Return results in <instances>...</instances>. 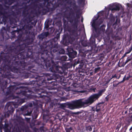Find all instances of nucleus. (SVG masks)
Returning a JSON list of instances; mask_svg holds the SVG:
<instances>
[{"mask_svg":"<svg viewBox=\"0 0 132 132\" xmlns=\"http://www.w3.org/2000/svg\"><path fill=\"white\" fill-rule=\"evenodd\" d=\"M21 41L18 38L12 43L11 48L8 49L9 60L3 66V87L5 88L10 82L11 78H18L14 74H17L24 78L28 77V74L22 75V73L28 65L35 63L38 67L42 68L44 65L50 67V62L55 63L53 60L55 56L53 53H58L59 48L54 46L51 41L43 42L40 46L39 51L31 56L33 46L30 45L33 43V39L20 45Z\"/></svg>","mask_w":132,"mask_h":132,"instance_id":"nucleus-1","label":"nucleus"},{"mask_svg":"<svg viewBox=\"0 0 132 132\" xmlns=\"http://www.w3.org/2000/svg\"><path fill=\"white\" fill-rule=\"evenodd\" d=\"M34 68V65L30 66L26 69L31 72L30 77L35 79V80H32L30 84L36 87L34 88V90L38 94L37 96L38 98H44L47 97L46 89H55L57 88L58 83L62 80V77L59 74L62 75L64 73L67 69L66 65H63V63L62 67L54 65L49 68V70L54 73L50 74L41 73V68L38 67L36 70Z\"/></svg>","mask_w":132,"mask_h":132,"instance_id":"nucleus-2","label":"nucleus"},{"mask_svg":"<svg viewBox=\"0 0 132 132\" xmlns=\"http://www.w3.org/2000/svg\"><path fill=\"white\" fill-rule=\"evenodd\" d=\"M67 2L74 10V11L71 8L68 7L70 9L69 13V16H67V18L70 23L72 24L71 26H69L68 23L65 19H63V26L69 33V34L67 36L64 35L63 39L61 42L65 45H68L69 43H72L75 40L78 35L77 27L79 22V19L80 18V15L78 13L79 12V10H76L78 7L75 1L73 2L71 1H67Z\"/></svg>","mask_w":132,"mask_h":132,"instance_id":"nucleus-3","label":"nucleus"},{"mask_svg":"<svg viewBox=\"0 0 132 132\" xmlns=\"http://www.w3.org/2000/svg\"><path fill=\"white\" fill-rule=\"evenodd\" d=\"M14 84V85H10L7 89V91L5 93L6 96H7L10 95L11 96L12 99H16L17 101L15 102L17 104H21L24 102V100L23 99L21 100L20 101V100L18 96H15L13 95V94L15 92V91L17 89H23L25 90H20V92L16 93V94L19 95H23L25 96L27 99L30 98L31 97V95L30 94H27V92L30 93L31 91L29 90L28 87H27L20 86L19 87H16V86L21 85L23 84L20 82H13Z\"/></svg>","mask_w":132,"mask_h":132,"instance_id":"nucleus-4","label":"nucleus"},{"mask_svg":"<svg viewBox=\"0 0 132 132\" xmlns=\"http://www.w3.org/2000/svg\"><path fill=\"white\" fill-rule=\"evenodd\" d=\"M18 13L16 12V13L14 12L13 11L11 15H10L9 17V21L10 24L12 25L13 24L15 26L11 27L12 28H16V29L14 30L11 32V34L12 35V38H15L16 36L15 33L17 32L18 34H19L20 31L21 30V29L17 27V25L16 23H17L16 20V19L17 18V14H18Z\"/></svg>","mask_w":132,"mask_h":132,"instance_id":"nucleus-5","label":"nucleus"},{"mask_svg":"<svg viewBox=\"0 0 132 132\" xmlns=\"http://www.w3.org/2000/svg\"><path fill=\"white\" fill-rule=\"evenodd\" d=\"M74 101L76 109L86 107L92 103L89 97L87 99L82 98Z\"/></svg>","mask_w":132,"mask_h":132,"instance_id":"nucleus-6","label":"nucleus"},{"mask_svg":"<svg viewBox=\"0 0 132 132\" xmlns=\"http://www.w3.org/2000/svg\"><path fill=\"white\" fill-rule=\"evenodd\" d=\"M36 23H35L34 22H31L30 24H28L24 26L23 28V29L25 30V33L29 35L34 34V32H31L30 30L33 28V26L35 25Z\"/></svg>","mask_w":132,"mask_h":132,"instance_id":"nucleus-7","label":"nucleus"},{"mask_svg":"<svg viewBox=\"0 0 132 132\" xmlns=\"http://www.w3.org/2000/svg\"><path fill=\"white\" fill-rule=\"evenodd\" d=\"M67 54L71 59L74 58L77 56V52L72 48L68 47L67 49Z\"/></svg>","mask_w":132,"mask_h":132,"instance_id":"nucleus-8","label":"nucleus"},{"mask_svg":"<svg viewBox=\"0 0 132 132\" xmlns=\"http://www.w3.org/2000/svg\"><path fill=\"white\" fill-rule=\"evenodd\" d=\"M32 104L31 103H29L28 105H25L23 106H22L21 108V110L22 111H27V113L23 114L24 116H30L32 110H31L30 112H29L28 109L29 107H32Z\"/></svg>","mask_w":132,"mask_h":132,"instance_id":"nucleus-9","label":"nucleus"},{"mask_svg":"<svg viewBox=\"0 0 132 132\" xmlns=\"http://www.w3.org/2000/svg\"><path fill=\"white\" fill-rule=\"evenodd\" d=\"M22 14L24 16V18L26 17L24 19V21H25L28 23L31 22L33 20V18L32 17L30 14H29L27 17V15L28 14V13H26L25 11H23L22 12Z\"/></svg>","mask_w":132,"mask_h":132,"instance_id":"nucleus-10","label":"nucleus"},{"mask_svg":"<svg viewBox=\"0 0 132 132\" xmlns=\"http://www.w3.org/2000/svg\"><path fill=\"white\" fill-rule=\"evenodd\" d=\"M102 92L100 90L98 94H95L90 96L89 97L92 102L93 103L96 100L98 99L100 96L102 95Z\"/></svg>","mask_w":132,"mask_h":132,"instance_id":"nucleus-11","label":"nucleus"},{"mask_svg":"<svg viewBox=\"0 0 132 132\" xmlns=\"http://www.w3.org/2000/svg\"><path fill=\"white\" fill-rule=\"evenodd\" d=\"M99 14L98 15L97 17L95 19L93 20V22L92 24V27L94 28L95 31H97V30H98L97 28L96 27V23L95 21L96 20H98L100 16L103 15V11H100L99 13Z\"/></svg>","mask_w":132,"mask_h":132,"instance_id":"nucleus-12","label":"nucleus"},{"mask_svg":"<svg viewBox=\"0 0 132 132\" xmlns=\"http://www.w3.org/2000/svg\"><path fill=\"white\" fill-rule=\"evenodd\" d=\"M49 35V33L48 32H43L38 36V38L39 40V42L41 43L43 39L47 37Z\"/></svg>","mask_w":132,"mask_h":132,"instance_id":"nucleus-13","label":"nucleus"},{"mask_svg":"<svg viewBox=\"0 0 132 132\" xmlns=\"http://www.w3.org/2000/svg\"><path fill=\"white\" fill-rule=\"evenodd\" d=\"M10 29V27H8L6 24V27H3L1 29V34L3 38H4V36L5 35H7V31Z\"/></svg>","mask_w":132,"mask_h":132,"instance_id":"nucleus-14","label":"nucleus"},{"mask_svg":"<svg viewBox=\"0 0 132 132\" xmlns=\"http://www.w3.org/2000/svg\"><path fill=\"white\" fill-rule=\"evenodd\" d=\"M103 107V104L100 103H98L95 106L93 107L92 108V111H98L101 110V109Z\"/></svg>","mask_w":132,"mask_h":132,"instance_id":"nucleus-15","label":"nucleus"},{"mask_svg":"<svg viewBox=\"0 0 132 132\" xmlns=\"http://www.w3.org/2000/svg\"><path fill=\"white\" fill-rule=\"evenodd\" d=\"M79 64V66L80 67H83L84 65V61L83 60H80L78 59L77 60L75 61L73 63V65L74 67L75 66L78 64Z\"/></svg>","mask_w":132,"mask_h":132,"instance_id":"nucleus-16","label":"nucleus"},{"mask_svg":"<svg viewBox=\"0 0 132 132\" xmlns=\"http://www.w3.org/2000/svg\"><path fill=\"white\" fill-rule=\"evenodd\" d=\"M67 105L68 108L71 110H73L76 109L75 101H72L71 103L67 102Z\"/></svg>","mask_w":132,"mask_h":132,"instance_id":"nucleus-17","label":"nucleus"},{"mask_svg":"<svg viewBox=\"0 0 132 132\" xmlns=\"http://www.w3.org/2000/svg\"><path fill=\"white\" fill-rule=\"evenodd\" d=\"M6 108H7V111L10 113H13L14 110V109L10 105V103L7 104Z\"/></svg>","mask_w":132,"mask_h":132,"instance_id":"nucleus-18","label":"nucleus"},{"mask_svg":"<svg viewBox=\"0 0 132 132\" xmlns=\"http://www.w3.org/2000/svg\"><path fill=\"white\" fill-rule=\"evenodd\" d=\"M60 34L59 33L56 35V36H55L54 38H52V40H49L48 41H51L53 43V42L55 43L60 38Z\"/></svg>","mask_w":132,"mask_h":132,"instance_id":"nucleus-19","label":"nucleus"},{"mask_svg":"<svg viewBox=\"0 0 132 132\" xmlns=\"http://www.w3.org/2000/svg\"><path fill=\"white\" fill-rule=\"evenodd\" d=\"M1 15H2V18L5 19H7L8 18H9V17L10 16V15L8 14V13L6 11H4L2 14H0Z\"/></svg>","mask_w":132,"mask_h":132,"instance_id":"nucleus-20","label":"nucleus"},{"mask_svg":"<svg viewBox=\"0 0 132 132\" xmlns=\"http://www.w3.org/2000/svg\"><path fill=\"white\" fill-rule=\"evenodd\" d=\"M110 9L112 11H119L120 9V7L118 5H116L113 7H110Z\"/></svg>","mask_w":132,"mask_h":132,"instance_id":"nucleus-21","label":"nucleus"},{"mask_svg":"<svg viewBox=\"0 0 132 132\" xmlns=\"http://www.w3.org/2000/svg\"><path fill=\"white\" fill-rule=\"evenodd\" d=\"M48 12V10L45 7L43 8L41 11H38L39 13L40 14L41 12L43 15L45 14Z\"/></svg>","mask_w":132,"mask_h":132,"instance_id":"nucleus-22","label":"nucleus"},{"mask_svg":"<svg viewBox=\"0 0 132 132\" xmlns=\"http://www.w3.org/2000/svg\"><path fill=\"white\" fill-rule=\"evenodd\" d=\"M80 66L78 67L77 71L80 75H82V73L84 72V70L82 69V67L80 68Z\"/></svg>","mask_w":132,"mask_h":132,"instance_id":"nucleus-23","label":"nucleus"},{"mask_svg":"<svg viewBox=\"0 0 132 132\" xmlns=\"http://www.w3.org/2000/svg\"><path fill=\"white\" fill-rule=\"evenodd\" d=\"M15 2V0H8L7 1H5V3L9 5H11Z\"/></svg>","mask_w":132,"mask_h":132,"instance_id":"nucleus-24","label":"nucleus"},{"mask_svg":"<svg viewBox=\"0 0 132 132\" xmlns=\"http://www.w3.org/2000/svg\"><path fill=\"white\" fill-rule=\"evenodd\" d=\"M67 57L66 56H61L60 60L62 61H65L67 60Z\"/></svg>","mask_w":132,"mask_h":132,"instance_id":"nucleus-25","label":"nucleus"},{"mask_svg":"<svg viewBox=\"0 0 132 132\" xmlns=\"http://www.w3.org/2000/svg\"><path fill=\"white\" fill-rule=\"evenodd\" d=\"M111 79H112L110 77H107L106 78H105V84H108Z\"/></svg>","mask_w":132,"mask_h":132,"instance_id":"nucleus-26","label":"nucleus"},{"mask_svg":"<svg viewBox=\"0 0 132 132\" xmlns=\"http://www.w3.org/2000/svg\"><path fill=\"white\" fill-rule=\"evenodd\" d=\"M97 112V118H101L102 117V113L101 111V110L100 111H96Z\"/></svg>","mask_w":132,"mask_h":132,"instance_id":"nucleus-27","label":"nucleus"},{"mask_svg":"<svg viewBox=\"0 0 132 132\" xmlns=\"http://www.w3.org/2000/svg\"><path fill=\"white\" fill-rule=\"evenodd\" d=\"M32 118L33 119H36L38 116V114L37 113L35 112H34L33 114H32Z\"/></svg>","mask_w":132,"mask_h":132,"instance_id":"nucleus-28","label":"nucleus"},{"mask_svg":"<svg viewBox=\"0 0 132 132\" xmlns=\"http://www.w3.org/2000/svg\"><path fill=\"white\" fill-rule=\"evenodd\" d=\"M121 123H119L118 124L116 127V131H118L119 129L121 127Z\"/></svg>","mask_w":132,"mask_h":132,"instance_id":"nucleus-29","label":"nucleus"},{"mask_svg":"<svg viewBox=\"0 0 132 132\" xmlns=\"http://www.w3.org/2000/svg\"><path fill=\"white\" fill-rule=\"evenodd\" d=\"M112 47L110 45H109L107 46L106 48L107 51L108 52H109L112 50Z\"/></svg>","mask_w":132,"mask_h":132,"instance_id":"nucleus-30","label":"nucleus"},{"mask_svg":"<svg viewBox=\"0 0 132 132\" xmlns=\"http://www.w3.org/2000/svg\"><path fill=\"white\" fill-rule=\"evenodd\" d=\"M65 130L66 132H73V131L72 128L71 127L69 128H66Z\"/></svg>","mask_w":132,"mask_h":132,"instance_id":"nucleus-31","label":"nucleus"},{"mask_svg":"<svg viewBox=\"0 0 132 132\" xmlns=\"http://www.w3.org/2000/svg\"><path fill=\"white\" fill-rule=\"evenodd\" d=\"M65 51L64 49H60L59 48L58 53L60 54H63L65 53Z\"/></svg>","mask_w":132,"mask_h":132,"instance_id":"nucleus-32","label":"nucleus"},{"mask_svg":"<svg viewBox=\"0 0 132 132\" xmlns=\"http://www.w3.org/2000/svg\"><path fill=\"white\" fill-rule=\"evenodd\" d=\"M118 81L117 80H115L113 81V86L114 87H117V86L120 83H119V82L118 83H116V82H118Z\"/></svg>","mask_w":132,"mask_h":132,"instance_id":"nucleus-33","label":"nucleus"},{"mask_svg":"<svg viewBox=\"0 0 132 132\" xmlns=\"http://www.w3.org/2000/svg\"><path fill=\"white\" fill-rule=\"evenodd\" d=\"M67 103H62L60 104V106L62 108H68L67 105Z\"/></svg>","mask_w":132,"mask_h":132,"instance_id":"nucleus-34","label":"nucleus"},{"mask_svg":"<svg viewBox=\"0 0 132 132\" xmlns=\"http://www.w3.org/2000/svg\"><path fill=\"white\" fill-rule=\"evenodd\" d=\"M78 38V36H77V37H76V38L75 40L72 43H68V44L67 45H65L64 44H63L61 42V44H63V45H64L65 46H67L69 44V43H70L71 44H74V42H75V43L76 42H75L77 40Z\"/></svg>","mask_w":132,"mask_h":132,"instance_id":"nucleus-35","label":"nucleus"},{"mask_svg":"<svg viewBox=\"0 0 132 132\" xmlns=\"http://www.w3.org/2000/svg\"><path fill=\"white\" fill-rule=\"evenodd\" d=\"M24 19H22L20 21V23H19L23 27L25 25H24V24H23V23H24L25 22H26L25 21H24ZM22 28L23 29V27H22Z\"/></svg>","mask_w":132,"mask_h":132,"instance_id":"nucleus-36","label":"nucleus"},{"mask_svg":"<svg viewBox=\"0 0 132 132\" xmlns=\"http://www.w3.org/2000/svg\"><path fill=\"white\" fill-rule=\"evenodd\" d=\"M3 9L4 8L2 5L1 4H0V14H3Z\"/></svg>","mask_w":132,"mask_h":132,"instance_id":"nucleus-37","label":"nucleus"},{"mask_svg":"<svg viewBox=\"0 0 132 132\" xmlns=\"http://www.w3.org/2000/svg\"><path fill=\"white\" fill-rule=\"evenodd\" d=\"M86 129L87 131H91L92 130V128L90 126H88L86 127Z\"/></svg>","mask_w":132,"mask_h":132,"instance_id":"nucleus-38","label":"nucleus"},{"mask_svg":"<svg viewBox=\"0 0 132 132\" xmlns=\"http://www.w3.org/2000/svg\"><path fill=\"white\" fill-rule=\"evenodd\" d=\"M105 26L104 25H103L101 26L100 28V29L101 30L103 31H105Z\"/></svg>","mask_w":132,"mask_h":132,"instance_id":"nucleus-39","label":"nucleus"},{"mask_svg":"<svg viewBox=\"0 0 132 132\" xmlns=\"http://www.w3.org/2000/svg\"><path fill=\"white\" fill-rule=\"evenodd\" d=\"M58 94L59 96L61 97L63 96L64 94L62 91H60L58 92Z\"/></svg>","mask_w":132,"mask_h":132,"instance_id":"nucleus-40","label":"nucleus"},{"mask_svg":"<svg viewBox=\"0 0 132 132\" xmlns=\"http://www.w3.org/2000/svg\"><path fill=\"white\" fill-rule=\"evenodd\" d=\"M126 80V75H125L122 81L119 82V83H121L123 82Z\"/></svg>","mask_w":132,"mask_h":132,"instance_id":"nucleus-41","label":"nucleus"},{"mask_svg":"<svg viewBox=\"0 0 132 132\" xmlns=\"http://www.w3.org/2000/svg\"><path fill=\"white\" fill-rule=\"evenodd\" d=\"M103 19H99L98 22L99 24H100L102 23L103 22Z\"/></svg>","mask_w":132,"mask_h":132,"instance_id":"nucleus-42","label":"nucleus"},{"mask_svg":"<svg viewBox=\"0 0 132 132\" xmlns=\"http://www.w3.org/2000/svg\"><path fill=\"white\" fill-rule=\"evenodd\" d=\"M7 19H5L2 18V21L4 23V24H5L7 22Z\"/></svg>","mask_w":132,"mask_h":132,"instance_id":"nucleus-43","label":"nucleus"},{"mask_svg":"<svg viewBox=\"0 0 132 132\" xmlns=\"http://www.w3.org/2000/svg\"><path fill=\"white\" fill-rule=\"evenodd\" d=\"M120 22V20L119 19H117L116 22H115L114 24H117Z\"/></svg>","mask_w":132,"mask_h":132,"instance_id":"nucleus-44","label":"nucleus"},{"mask_svg":"<svg viewBox=\"0 0 132 132\" xmlns=\"http://www.w3.org/2000/svg\"><path fill=\"white\" fill-rule=\"evenodd\" d=\"M131 58L128 59L127 58L126 61L124 65H125L128 62L131 61Z\"/></svg>","mask_w":132,"mask_h":132,"instance_id":"nucleus-45","label":"nucleus"},{"mask_svg":"<svg viewBox=\"0 0 132 132\" xmlns=\"http://www.w3.org/2000/svg\"><path fill=\"white\" fill-rule=\"evenodd\" d=\"M100 69V68L99 67L95 68L94 69L95 72L96 73Z\"/></svg>","mask_w":132,"mask_h":132,"instance_id":"nucleus-46","label":"nucleus"},{"mask_svg":"<svg viewBox=\"0 0 132 132\" xmlns=\"http://www.w3.org/2000/svg\"><path fill=\"white\" fill-rule=\"evenodd\" d=\"M132 49L129 48V50L127 51L126 52V54H128L130 53Z\"/></svg>","mask_w":132,"mask_h":132,"instance_id":"nucleus-47","label":"nucleus"},{"mask_svg":"<svg viewBox=\"0 0 132 132\" xmlns=\"http://www.w3.org/2000/svg\"><path fill=\"white\" fill-rule=\"evenodd\" d=\"M54 62H55L54 61ZM56 62H57V63H56L54 62V63H55L54 64H53L52 62H51V63L53 64V65H52V66L51 67H50V68L53 65H55L56 66H58V65H56V64H58L59 63V62L61 63V62H60L58 61ZM50 67H51V66ZM46 67L47 68L48 67Z\"/></svg>","mask_w":132,"mask_h":132,"instance_id":"nucleus-48","label":"nucleus"},{"mask_svg":"<svg viewBox=\"0 0 132 132\" xmlns=\"http://www.w3.org/2000/svg\"><path fill=\"white\" fill-rule=\"evenodd\" d=\"M128 121L129 122H132V115L128 118Z\"/></svg>","mask_w":132,"mask_h":132,"instance_id":"nucleus-49","label":"nucleus"},{"mask_svg":"<svg viewBox=\"0 0 132 132\" xmlns=\"http://www.w3.org/2000/svg\"><path fill=\"white\" fill-rule=\"evenodd\" d=\"M97 29H98V30H97V31L96 32V31H95L97 34H100V28H97Z\"/></svg>","mask_w":132,"mask_h":132,"instance_id":"nucleus-50","label":"nucleus"},{"mask_svg":"<svg viewBox=\"0 0 132 132\" xmlns=\"http://www.w3.org/2000/svg\"><path fill=\"white\" fill-rule=\"evenodd\" d=\"M117 75L116 74H115L114 75H112V77H111V79H112L113 78H116L117 77Z\"/></svg>","mask_w":132,"mask_h":132,"instance_id":"nucleus-51","label":"nucleus"},{"mask_svg":"<svg viewBox=\"0 0 132 132\" xmlns=\"http://www.w3.org/2000/svg\"><path fill=\"white\" fill-rule=\"evenodd\" d=\"M9 126V125L8 123H5L4 125V127L5 128L7 129L8 128Z\"/></svg>","mask_w":132,"mask_h":132,"instance_id":"nucleus-52","label":"nucleus"},{"mask_svg":"<svg viewBox=\"0 0 132 132\" xmlns=\"http://www.w3.org/2000/svg\"><path fill=\"white\" fill-rule=\"evenodd\" d=\"M124 128H125V130L124 131H126V129H127V128L126 126H125L123 127L122 128V129H121V131H123V129Z\"/></svg>","mask_w":132,"mask_h":132,"instance_id":"nucleus-53","label":"nucleus"},{"mask_svg":"<svg viewBox=\"0 0 132 132\" xmlns=\"http://www.w3.org/2000/svg\"><path fill=\"white\" fill-rule=\"evenodd\" d=\"M82 45L84 46H87V44L86 43H84V42L82 41L81 42Z\"/></svg>","mask_w":132,"mask_h":132,"instance_id":"nucleus-54","label":"nucleus"},{"mask_svg":"<svg viewBox=\"0 0 132 132\" xmlns=\"http://www.w3.org/2000/svg\"><path fill=\"white\" fill-rule=\"evenodd\" d=\"M39 5L40 7L42 8V9L43 8H44V7H43V5L42 3H39Z\"/></svg>","mask_w":132,"mask_h":132,"instance_id":"nucleus-55","label":"nucleus"},{"mask_svg":"<svg viewBox=\"0 0 132 132\" xmlns=\"http://www.w3.org/2000/svg\"><path fill=\"white\" fill-rule=\"evenodd\" d=\"M131 77V76H130V75H128V77H127L126 78V80H128Z\"/></svg>","mask_w":132,"mask_h":132,"instance_id":"nucleus-56","label":"nucleus"},{"mask_svg":"<svg viewBox=\"0 0 132 132\" xmlns=\"http://www.w3.org/2000/svg\"><path fill=\"white\" fill-rule=\"evenodd\" d=\"M125 63H123L122 65H120V64H119V66L120 67H124L125 65H124Z\"/></svg>","mask_w":132,"mask_h":132,"instance_id":"nucleus-57","label":"nucleus"},{"mask_svg":"<svg viewBox=\"0 0 132 132\" xmlns=\"http://www.w3.org/2000/svg\"><path fill=\"white\" fill-rule=\"evenodd\" d=\"M83 1V0H79L78 1V2L79 4H81Z\"/></svg>","mask_w":132,"mask_h":132,"instance_id":"nucleus-58","label":"nucleus"},{"mask_svg":"<svg viewBox=\"0 0 132 132\" xmlns=\"http://www.w3.org/2000/svg\"><path fill=\"white\" fill-rule=\"evenodd\" d=\"M129 112L130 113H132V107L129 109Z\"/></svg>","mask_w":132,"mask_h":132,"instance_id":"nucleus-59","label":"nucleus"},{"mask_svg":"<svg viewBox=\"0 0 132 132\" xmlns=\"http://www.w3.org/2000/svg\"><path fill=\"white\" fill-rule=\"evenodd\" d=\"M120 77H121V75H119V76L118 77L117 76L116 79H119L120 78Z\"/></svg>","mask_w":132,"mask_h":132,"instance_id":"nucleus-60","label":"nucleus"},{"mask_svg":"<svg viewBox=\"0 0 132 132\" xmlns=\"http://www.w3.org/2000/svg\"><path fill=\"white\" fill-rule=\"evenodd\" d=\"M105 89H102V90H100L102 92V93H103L104 92V91H105Z\"/></svg>","mask_w":132,"mask_h":132,"instance_id":"nucleus-61","label":"nucleus"},{"mask_svg":"<svg viewBox=\"0 0 132 132\" xmlns=\"http://www.w3.org/2000/svg\"><path fill=\"white\" fill-rule=\"evenodd\" d=\"M127 5L128 7H130V5H131L130 4H129V3H127Z\"/></svg>","mask_w":132,"mask_h":132,"instance_id":"nucleus-62","label":"nucleus"},{"mask_svg":"<svg viewBox=\"0 0 132 132\" xmlns=\"http://www.w3.org/2000/svg\"><path fill=\"white\" fill-rule=\"evenodd\" d=\"M17 6V5H14V6H12V7L13 9L14 8V6H15V7H16Z\"/></svg>","mask_w":132,"mask_h":132,"instance_id":"nucleus-63","label":"nucleus"},{"mask_svg":"<svg viewBox=\"0 0 132 132\" xmlns=\"http://www.w3.org/2000/svg\"><path fill=\"white\" fill-rule=\"evenodd\" d=\"M126 54H126V52L125 53V54H124L123 55V57H124L126 56Z\"/></svg>","mask_w":132,"mask_h":132,"instance_id":"nucleus-64","label":"nucleus"}]
</instances>
